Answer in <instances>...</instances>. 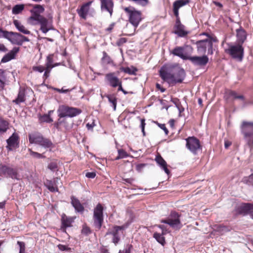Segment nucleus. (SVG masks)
I'll return each instance as SVG.
<instances>
[{
  "label": "nucleus",
  "instance_id": "obj_20",
  "mask_svg": "<svg viewBox=\"0 0 253 253\" xmlns=\"http://www.w3.org/2000/svg\"><path fill=\"white\" fill-rule=\"evenodd\" d=\"M19 136L17 133H13L6 140L7 145L6 148L9 151H12L19 146Z\"/></svg>",
  "mask_w": 253,
  "mask_h": 253
},
{
  "label": "nucleus",
  "instance_id": "obj_60",
  "mask_svg": "<svg viewBox=\"0 0 253 253\" xmlns=\"http://www.w3.org/2000/svg\"><path fill=\"white\" fill-rule=\"evenodd\" d=\"M7 51V48L5 46V45L0 43V52H6Z\"/></svg>",
  "mask_w": 253,
  "mask_h": 253
},
{
  "label": "nucleus",
  "instance_id": "obj_27",
  "mask_svg": "<svg viewBox=\"0 0 253 253\" xmlns=\"http://www.w3.org/2000/svg\"><path fill=\"white\" fill-rule=\"evenodd\" d=\"M26 100L25 90L24 88L20 87L19 89L17 97L12 101L16 104H19L25 102Z\"/></svg>",
  "mask_w": 253,
  "mask_h": 253
},
{
  "label": "nucleus",
  "instance_id": "obj_5",
  "mask_svg": "<svg viewBox=\"0 0 253 253\" xmlns=\"http://www.w3.org/2000/svg\"><path fill=\"white\" fill-rule=\"evenodd\" d=\"M193 52L191 45H185L183 46H176L171 51V53L183 60H188Z\"/></svg>",
  "mask_w": 253,
  "mask_h": 253
},
{
  "label": "nucleus",
  "instance_id": "obj_35",
  "mask_svg": "<svg viewBox=\"0 0 253 253\" xmlns=\"http://www.w3.org/2000/svg\"><path fill=\"white\" fill-rule=\"evenodd\" d=\"M190 2V0H177L173 3V7H175L178 9L188 4Z\"/></svg>",
  "mask_w": 253,
  "mask_h": 253
},
{
  "label": "nucleus",
  "instance_id": "obj_14",
  "mask_svg": "<svg viewBox=\"0 0 253 253\" xmlns=\"http://www.w3.org/2000/svg\"><path fill=\"white\" fill-rule=\"evenodd\" d=\"M44 11V8L41 5H36L32 9L30 10L32 15L28 18V22L32 25H37L35 20L39 18L40 16H43L41 15Z\"/></svg>",
  "mask_w": 253,
  "mask_h": 253
},
{
  "label": "nucleus",
  "instance_id": "obj_1",
  "mask_svg": "<svg viewBox=\"0 0 253 253\" xmlns=\"http://www.w3.org/2000/svg\"><path fill=\"white\" fill-rule=\"evenodd\" d=\"M159 73L161 79L169 84L181 83L186 76L184 70L178 65H164Z\"/></svg>",
  "mask_w": 253,
  "mask_h": 253
},
{
  "label": "nucleus",
  "instance_id": "obj_49",
  "mask_svg": "<svg viewBox=\"0 0 253 253\" xmlns=\"http://www.w3.org/2000/svg\"><path fill=\"white\" fill-rule=\"evenodd\" d=\"M173 11L174 15L176 17V22H177L178 20L180 21V18L179 17V9H178L175 7H173Z\"/></svg>",
  "mask_w": 253,
  "mask_h": 253
},
{
  "label": "nucleus",
  "instance_id": "obj_61",
  "mask_svg": "<svg viewBox=\"0 0 253 253\" xmlns=\"http://www.w3.org/2000/svg\"><path fill=\"white\" fill-rule=\"evenodd\" d=\"M94 126L95 124L94 122H92L91 124L87 123L86 125V126L88 130L92 129Z\"/></svg>",
  "mask_w": 253,
  "mask_h": 253
},
{
  "label": "nucleus",
  "instance_id": "obj_45",
  "mask_svg": "<svg viewBox=\"0 0 253 253\" xmlns=\"http://www.w3.org/2000/svg\"><path fill=\"white\" fill-rule=\"evenodd\" d=\"M57 167V165L55 162H51L48 165V169L52 171L56 170Z\"/></svg>",
  "mask_w": 253,
  "mask_h": 253
},
{
  "label": "nucleus",
  "instance_id": "obj_47",
  "mask_svg": "<svg viewBox=\"0 0 253 253\" xmlns=\"http://www.w3.org/2000/svg\"><path fill=\"white\" fill-rule=\"evenodd\" d=\"M156 124L157 125H158V126L160 128H161L162 129L164 130L165 134L166 135H168V133H169V130L167 128V127H166V126L165 124H160L158 122H156Z\"/></svg>",
  "mask_w": 253,
  "mask_h": 253
},
{
  "label": "nucleus",
  "instance_id": "obj_24",
  "mask_svg": "<svg viewBox=\"0 0 253 253\" xmlns=\"http://www.w3.org/2000/svg\"><path fill=\"white\" fill-rule=\"evenodd\" d=\"M19 51V47H14L8 53L5 54L2 58L1 62L2 63L7 62L14 59L16 54Z\"/></svg>",
  "mask_w": 253,
  "mask_h": 253
},
{
  "label": "nucleus",
  "instance_id": "obj_52",
  "mask_svg": "<svg viewBox=\"0 0 253 253\" xmlns=\"http://www.w3.org/2000/svg\"><path fill=\"white\" fill-rule=\"evenodd\" d=\"M82 233L83 234H84L85 235L88 234L89 233H90V230L89 228H88L87 226H84L83 227V229L82 230Z\"/></svg>",
  "mask_w": 253,
  "mask_h": 253
},
{
  "label": "nucleus",
  "instance_id": "obj_62",
  "mask_svg": "<svg viewBox=\"0 0 253 253\" xmlns=\"http://www.w3.org/2000/svg\"><path fill=\"white\" fill-rule=\"evenodd\" d=\"M21 41H22V45L23 44L24 42L30 41V40L28 37L23 36L21 34Z\"/></svg>",
  "mask_w": 253,
  "mask_h": 253
},
{
  "label": "nucleus",
  "instance_id": "obj_23",
  "mask_svg": "<svg viewBox=\"0 0 253 253\" xmlns=\"http://www.w3.org/2000/svg\"><path fill=\"white\" fill-rule=\"evenodd\" d=\"M71 199V204L74 208L75 211L77 212L83 213L84 211V208L79 200L74 196H72Z\"/></svg>",
  "mask_w": 253,
  "mask_h": 253
},
{
  "label": "nucleus",
  "instance_id": "obj_57",
  "mask_svg": "<svg viewBox=\"0 0 253 253\" xmlns=\"http://www.w3.org/2000/svg\"><path fill=\"white\" fill-rule=\"evenodd\" d=\"M157 226L162 230V233L163 234H166L167 233V229L165 225H158Z\"/></svg>",
  "mask_w": 253,
  "mask_h": 253
},
{
  "label": "nucleus",
  "instance_id": "obj_48",
  "mask_svg": "<svg viewBox=\"0 0 253 253\" xmlns=\"http://www.w3.org/2000/svg\"><path fill=\"white\" fill-rule=\"evenodd\" d=\"M42 119L44 122L47 123H51L53 122L52 119L50 117L49 115H44L42 116Z\"/></svg>",
  "mask_w": 253,
  "mask_h": 253
},
{
  "label": "nucleus",
  "instance_id": "obj_64",
  "mask_svg": "<svg viewBox=\"0 0 253 253\" xmlns=\"http://www.w3.org/2000/svg\"><path fill=\"white\" fill-rule=\"evenodd\" d=\"M250 208L249 214H250L252 218H253V205L251 204Z\"/></svg>",
  "mask_w": 253,
  "mask_h": 253
},
{
  "label": "nucleus",
  "instance_id": "obj_16",
  "mask_svg": "<svg viewBox=\"0 0 253 253\" xmlns=\"http://www.w3.org/2000/svg\"><path fill=\"white\" fill-rule=\"evenodd\" d=\"M4 38L9 41L12 44L22 45L21 34L13 32L6 31Z\"/></svg>",
  "mask_w": 253,
  "mask_h": 253
},
{
  "label": "nucleus",
  "instance_id": "obj_15",
  "mask_svg": "<svg viewBox=\"0 0 253 253\" xmlns=\"http://www.w3.org/2000/svg\"><path fill=\"white\" fill-rule=\"evenodd\" d=\"M185 140L186 148L194 154H196L197 151L201 148L200 141L195 137H189Z\"/></svg>",
  "mask_w": 253,
  "mask_h": 253
},
{
  "label": "nucleus",
  "instance_id": "obj_21",
  "mask_svg": "<svg viewBox=\"0 0 253 253\" xmlns=\"http://www.w3.org/2000/svg\"><path fill=\"white\" fill-rule=\"evenodd\" d=\"M175 31L174 33L180 37H184L189 34V32L185 30V26L182 25L180 21L175 22Z\"/></svg>",
  "mask_w": 253,
  "mask_h": 253
},
{
  "label": "nucleus",
  "instance_id": "obj_54",
  "mask_svg": "<svg viewBox=\"0 0 253 253\" xmlns=\"http://www.w3.org/2000/svg\"><path fill=\"white\" fill-rule=\"evenodd\" d=\"M132 246L131 245H127L123 251V253H130Z\"/></svg>",
  "mask_w": 253,
  "mask_h": 253
},
{
  "label": "nucleus",
  "instance_id": "obj_58",
  "mask_svg": "<svg viewBox=\"0 0 253 253\" xmlns=\"http://www.w3.org/2000/svg\"><path fill=\"white\" fill-rule=\"evenodd\" d=\"M145 166L144 164H140L136 165V169L138 171H141L143 168Z\"/></svg>",
  "mask_w": 253,
  "mask_h": 253
},
{
  "label": "nucleus",
  "instance_id": "obj_25",
  "mask_svg": "<svg viewBox=\"0 0 253 253\" xmlns=\"http://www.w3.org/2000/svg\"><path fill=\"white\" fill-rule=\"evenodd\" d=\"M236 36L238 44H242L247 39L246 31L241 27L236 30Z\"/></svg>",
  "mask_w": 253,
  "mask_h": 253
},
{
  "label": "nucleus",
  "instance_id": "obj_9",
  "mask_svg": "<svg viewBox=\"0 0 253 253\" xmlns=\"http://www.w3.org/2000/svg\"><path fill=\"white\" fill-rule=\"evenodd\" d=\"M179 217V215L176 212L172 211L167 219H162L161 222L168 224L173 228L179 229L182 227Z\"/></svg>",
  "mask_w": 253,
  "mask_h": 253
},
{
  "label": "nucleus",
  "instance_id": "obj_42",
  "mask_svg": "<svg viewBox=\"0 0 253 253\" xmlns=\"http://www.w3.org/2000/svg\"><path fill=\"white\" fill-rule=\"evenodd\" d=\"M29 152L30 153V154L34 158H38V159L45 158V156H43L42 154H40L36 152H34L30 149H29Z\"/></svg>",
  "mask_w": 253,
  "mask_h": 253
},
{
  "label": "nucleus",
  "instance_id": "obj_10",
  "mask_svg": "<svg viewBox=\"0 0 253 253\" xmlns=\"http://www.w3.org/2000/svg\"><path fill=\"white\" fill-rule=\"evenodd\" d=\"M103 207L100 204H97L94 209L93 217L94 224L98 230L100 229L103 222Z\"/></svg>",
  "mask_w": 253,
  "mask_h": 253
},
{
  "label": "nucleus",
  "instance_id": "obj_50",
  "mask_svg": "<svg viewBox=\"0 0 253 253\" xmlns=\"http://www.w3.org/2000/svg\"><path fill=\"white\" fill-rule=\"evenodd\" d=\"M141 124H140V127L141 128V130H142V132L143 133V136H145V130H144V128H145V119H141Z\"/></svg>",
  "mask_w": 253,
  "mask_h": 253
},
{
  "label": "nucleus",
  "instance_id": "obj_12",
  "mask_svg": "<svg viewBox=\"0 0 253 253\" xmlns=\"http://www.w3.org/2000/svg\"><path fill=\"white\" fill-rule=\"evenodd\" d=\"M188 60L195 66L200 68L206 66L209 61L207 55L203 54L202 56H191L190 55Z\"/></svg>",
  "mask_w": 253,
  "mask_h": 253
},
{
  "label": "nucleus",
  "instance_id": "obj_8",
  "mask_svg": "<svg viewBox=\"0 0 253 253\" xmlns=\"http://www.w3.org/2000/svg\"><path fill=\"white\" fill-rule=\"evenodd\" d=\"M225 52L230 54L234 59L241 61L243 58L244 49L242 44H237L229 46L228 49L225 50Z\"/></svg>",
  "mask_w": 253,
  "mask_h": 253
},
{
  "label": "nucleus",
  "instance_id": "obj_3",
  "mask_svg": "<svg viewBox=\"0 0 253 253\" xmlns=\"http://www.w3.org/2000/svg\"><path fill=\"white\" fill-rule=\"evenodd\" d=\"M81 109L66 105H60L57 110L58 116L59 118H74L81 114Z\"/></svg>",
  "mask_w": 253,
  "mask_h": 253
},
{
  "label": "nucleus",
  "instance_id": "obj_38",
  "mask_svg": "<svg viewBox=\"0 0 253 253\" xmlns=\"http://www.w3.org/2000/svg\"><path fill=\"white\" fill-rule=\"evenodd\" d=\"M6 81V77L4 71L2 69H0V90L3 89Z\"/></svg>",
  "mask_w": 253,
  "mask_h": 253
},
{
  "label": "nucleus",
  "instance_id": "obj_41",
  "mask_svg": "<svg viewBox=\"0 0 253 253\" xmlns=\"http://www.w3.org/2000/svg\"><path fill=\"white\" fill-rule=\"evenodd\" d=\"M230 97H232L233 99H239L244 100V96L242 95H238L237 93L233 91H231L229 92Z\"/></svg>",
  "mask_w": 253,
  "mask_h": 253
},
{
  "label": "nucleus",
  "instance_id": "obj_18",
  "mask_svg": "<svg viewBox=\"0 0 253 253\" xmlns=\"http://www.w3.org/2000/svg\"><path fill=\"white\" fill-rule=\"evenodd\" d=\"M92 3V1H88L83 4L80 8L77 9V12L81 18L84 20L86 19Z\"/></svg>",
  "mask_w": 253,
  "mask_h": 253
},
{
  "label": "nucleus",
  "instance_id": "obj_51",
  "mask_svg": "<svg viewBox=\"0 0 253 253\" xmlns=\"http://www.w3.org/2000/svg\"><path fill=\"white\" fill-rule=\"evenodd\" d=\"M217 231L220 232L221 234H223L224 232L227 231V228L225 226L218 225L217 227Z\"/></svg>",
  "mask_w": 253,
  "mask_h": 253
},
{
  "label": "nucleus",
  "instance_id": "obj_29",
  "mask_svg": "<svg viewBox=\"0 0 253 253\" xmlns=\"http://www.w3.org/2000/svg\"><path fill=\"white\" fill-rule=\"evenodd\" d=\"M73 221L72 218L68 217L65 214H63L61 217V228L64 230L67 227H71Z\"/></svg>",
  "mask_w": 253,
  "mask_h": 253
},
{
  "label": "nucleus",
  "instance_id": "obj_37",
  "mask_svg": "<svg viewBox=\"0 0 253 253\" xmlns=\"http://www.w3.org/2000/svg\"><path fill=\"white\" fill-rule=\"evenodd\" d=\"M164 235L162 233H158L157 232H155L153 234V237L157 240L158 242L160 243L162 245H164L165 244V239L164 237Z\"/></svg>",
  "mask_w": 253,
  "mask_h": 253
},
{
  "label": "nucleus",
  "instance_id": "obj_2",
  "mask_svg": "<svg viewBox=\"0 0 253 253\" xmlns=\"http://www.w3.org/2000/svg\"><path fill=\"white\" fill-rule=\"evenodd\" d=\"M216 42V39L212 37H209V38L205 40L197 41L195 44L197 46L198 52L200 54H205L207 50L208 54L212 55L213 53V42Z\"/></svg>",
  "mask_w": 253,
  "mask_h": 253
},
{
  "label": "nucleus",
  "instance_id": "obj_11",
  "mask_svg": "<svg viewBox=\"0 0 253 253\" xmlns=\"http://www.w3.org/2000/svg\"><path fill=\"white\" fill-rule=\"evenodd\" d=\"M124 10L128 14L129 22L136 28L142 19L141 12L134 8L131 10L129 7H125Z\"/></svg>",
  "mask_w": 253,
  "mask_h": 253
},
{
  "label": "nucleus",
  "instance_id": "obj_28",
  "mask_svg": "<svg viewBox=\"0 0 253 253\" xmlns=\"http://www.w3.org/2000/svg\"><path fill=\"white\" fill-rule=\"evenodd\" d=\"M28 136L30 143L39 144L43 136L40 133L34 132L29 134Z\"/></svg>",
  "mask_w": 253,
  "mask_h": 253
},
{
  "label": "nucleus",
  "instance_id": "obj_33",
  "mask_svg": "<svg viewBox=\"0 0 253 253\" xmlns=\"http://www.w3.org/2000/svg\"><path fill=\"white\" fill-rule=\"evenodd\" d=\"M251 204H244L238 208V212L244 215L249 214Z\"/></svg>",
  "mask_w": 253,
  "mask_h": 253
},
{
  "label": "nucleus",
  "instance_id": "obj_22",
  "mask_svg": "<svg viewBox=\"0 0 253 253\" xmlns=\"http://www.w3.org/2000/svg\"><path fill=\"white\" fill-rule=\"evenodd\" d=\"M60 181V179L58 177L54 178L53 180H46L44 184L46 188L51 192H54L58 191L57 184Z\"/></svg>",
  "mask_w": 253,
  "mask_h": 253
},
{
  "label": "nucleus",
  "instance_id": "obj_36",
  "mask_svg": "<svg viewBox=\"0 0 253 253\" xmlns=\"http://www.w3.org/2000/svg\"><path fill=\"white\" fill-rule=\"evenodd\" d=\"M24 4H20L14 6L12 9V13L13 14L17 15L22 12L24 9Z\"/></svg>",
  "mask_w": 253,
  "mask_h": 253
},
{
  "label": "nucleus",
  "instance_id": "obj_31",
  "mask_svg": "<svg viewBox=\"0 0 253 253\" xmlns=\"http://www.w3.org/2000/svg\"><path fill=\"white\" fill-rule=\"evenodd\" d=\"M38 145L45 149H47L52 148L53 143L50 139L42 136Z\"/></svg>",
  "mask_w": 253,
  "mask_h": 253
},
{
  "label": "nucleus",
  "instance_id": "obj_13",
  "mask_svg": "<svg viewBox=\"0 0 253 253\" xmlns=\"http://www.w3.org/2000/svg\"><path fill=\"white\" fill-rule=\"evenodd\" d=\"M37 25H40V30L44 34L49 31L53 29L52 21L48 20L44 16H40L38 19L35 20Z\"/></svg>",
  "mask_w": 253,
  "mask_h": 253
},
{
  "label": "nucleus",
  "instance_id": "obj_44",
  "mask_svg": "<svg viewBox=\"0 0 253 253\" xmlns=\"http://www.w3.org/2000/svg\"><path fill=\"white\" fill-rule=\"evenodd\" d=\"M118 152L120 157L122 159L127 158L129 156V155L123 149H118Z\"/></svg>",
  "mask_w": 253,
  "mask_h": 253
},
{
  "label": "nucleus",
  "instance_id": "obj_6",
  "mask_svg": "<svg viewBox=\"0 0 253 253\" xmlns=\"http://www.w3.org/2000/svg\"><path fill=\"white\" fill-rule=\"evenodd\" d=\"M241 131L244 137L251 147L253 146V122H243L241 125Z\"/></svg>",
  "mask_w": 253,
  "mask_h": 253
},
{
  "label": "nucleus",
  "instance_id": "obj_56",
  "mask_svg": "<svg viewBox=\"0 0 253 253\" xmlns=\"http://www.w3.org/2000/svg\"><path fill=\"white\" fill-rule=\"evenodd\" d=\"M96 174L94 172H88L85 174V176L89 178H93L95 177Z\"/></svg>",
  "mask_w": 253,
  "mask_h": 253
},
{
  "label": "nucleus",
  "instance_id": "obj_63",
  "mask_svg": "<svg viewBox=\"0 0 253 253\" xmlns=\"http://www.w3.org/2000/svg\"><path fill=\"white\" fill-rule=\"evenodd\" d=\"M118 91H121L123 92H124V93L125 94H126V93H127V92H126V91H125V90L123 89V87H122V82L120 83V84H119V85H118Z\"/></svg>",
  "mask_w": 253,
  "mask_h": 253
},
{
  "label": "nucleus",
  "instance_id": "obj_55",
  "mask_svg": "<svg viewBox=\"0 0 253 253\" xmlns=\"http://www.w3.org/2000/svg\"><path fill=\"white\" fill-rule=\"evenodd\" d=\"M58 248L60 251H68L69 249V248L67 246L61 244H59L58 246Z\"/></svg>",
  "mask_w": 253,
  "mask_h": 253
},
{
  "label": "nucleus",
  "instance_id": "obj_53",
  "mask_svg": "<svg viewBox=\"0 0 253 253\" xmlns=\"http://www.w3.org/2000/svg\"><path fill=\"white\" fill-rule=\"evenodd\" d=\"M51 70L45 68V70H44V73L42 77L43 80H45V79L49 77Z\"/></svg>",
  "mask_w": 253,
  "mask_h": 253
},
{
  "label": "nucleus",
  "instance_id": "obj_39",
  "mask_svg": "<svg viewBox=\"0 0 253 253\" xmlns=\"http://www.w3.org/2000/svg\"><path fill=\"white\" fill-rule=\"evenodd\" d=\"M109 102L112 104V106L113 107L114 110H116V106H117V99L116 98L112 95H106Z\"/></svg>",
  "mask_w": 253,
  "mask_h": 253
},
{
  "label": "nucleus",
  "instance_id": "obj_59",
  "mask_svg": "<svg viewBox=\"0 0 253 253\" xmlns=\"http://www.w3.org/2000/svg\"><path fill=\"white\" fill-rule=\"evenodd\" d=\"M126 42V38H121L119 39V41L117 43L118 45H121L123 44V43H125Z\"/></svg>",
  "mask_w": 253,
  "mask_h": 253
},
{
  "label": "nucleus",
  "instance_id": "obj_43",
  "mask_svg": "<svg viewBox=\"0 0 253 253\" xmlns=\"http://www.w3.org/2000/svg\"><path fill=\"white\" fill-rule=\"evenodd\" d=\"M32 69L35 72L42 73L45 70V68H44L43 66L42 65H39L36 66H33Z\"/></svg>",
  "mask_w": 253,
  "mask_h": 253
},
{
  "label": "nucleus",
  "instance_id": "obj_40",
  "mask_svg": "<svg viewBox=\"0 0 253 253\" xmlns=\"http://www.w3.org/2000/svg\"><path fill=\"white\" fill-rule=\"evenodd\" d=\"M53 65V64L52 58L50 56H48L46 57L45 68L51 70L54 67V66Z\"/></svg>",
  "mask_w": 253,
  "mask_h": 253
},
{
  "label": "nucleus",
  "instance_id": "obj_30",
  "mask_svg": "<svg viewBox=\"0 0 253 253\" xmlns=\"http://www.w3.org/2000/svg\"><path fill=\"white\" fill-rule=\"evenodd\" d=\"M13 24L16 29L21 33L25 35H30L31 34L30 31L27 30L18 20H14Z\"/></svg>",
  "mask_w": 253,
  "mask_h": 253
},
{
  "label": "nucleus",
  "instance_id": "obj_17",
  "mask_svg": "<svg viewBox=\"0 0 253 253\" xmlns=\"http://www.w3.org/2000/svg\"><path fill=\"white\" fill-rule=\"evenodd\" d=\"M105 79L109 85L113 87H117L122 82L114 72L106 74Z\"/></svg>",
  "mask_w": 253,
  "mask_h": 253
},
{
  "label": "nucleus",
  "instance_id": "obj_34",
  "mask_svg": "<svg viewBox=\"0 0 253 253\" xmlns=\"http://www.w3.org/2000/svg\"><path fill=\"white\" fill-rule=\"evenodd\" d=\"M8 123L0 117V135L4 133L8 128Z\"/></svg>",
  "mask_w": 253,
  "mask_h": 253
},
{
  "label": "nucleus",
  "instance_id": "obj_4",
  "mask_svg": "<svg viewBox=\"0 0 253 253\" xmlns=\"http://www.w3.org/2000/svg\"><path fill=\"white\" fill-rule=\"evenodd\" d=\"M0 176L10 177L17 180H20L21 179L17 168H12L2 163L0 164Z\"/></svg>",
  "mask_w": 253,
  "mask_h": 253
},
{
  "label": "nucleus",
  "instance_id": "obj_46",
  "mask_svg": "<svg viewBox=\"0 0 253 253\" xmlns=\"http://www.w3.org/2000/svg\"><path fill=\"white\" fill-rule=\"evenodd\" d=\"M17 244L19 246V253H25V244L22 242L18 241Z\"/></svg>",
  "mask_w": 253,
  "mask_h": 253
},
{
  "label": "nucleus",
  "instance_id": "obj_32",
  "mask_svg": "<svg viewBox=\"0 0 253 253\" xmlns=\"http://www.w3.org/2000/svg\"><path fill=\"white\" fill-rule=\"evenodd\" d=\"M120 70L122 72L130 75H135L138 71L137 69L133 66L127 67H122L120 68Z\"/></svg>",
  "mask_w": 253,
  "mask_h": 253
},
{
  "label": "nucleus",
  "instance_id": "obj_26",
  "mask_svg": "<svg viewBox=\"0 0 253 253\" xmlns=\"http://www.w3.org/2000/svg\"><path fill=\"white\" fill-rule=\"evenodd\" d=\"M155 161L157 164L168 175L170 173V171L167 168L168 165L167 162L160 155L156 156Z\"/></svg>",
  "mask_w": 253,
  "mask_h": 253
},
{
  "label": "nucleus",
  "instance_id": "obj_19",
  "mask_svg": "<svg viewBox=\"0 0 253 253\" xmlns=\"http://www.w3.org/2000/svg\"><path fill=\"white\" fill-rule=\"evenodd\" d=\"M102 11H107L111 16L113 13L114 3L113 0H100Z\"/></svg>",
  "mask_w": 253,
  "mask_h": 253
},
{
  "label": "nucleus",
  "instance_id": "obj_7",
  "mask_svg": "<svg viewBox=\"0 0 253 253\" xmlns=\"http://www.w3.org/2000/svg\"><path fill=\"white\" fill-rule=\"evenodd\" d=\"M131 221L127 222L125 224L122 226H114L112 228H110L107 232L106 235H112V242L115 244L117 245L120 241V235L119 231L122 230L126 229L130 224Z\"/></svg>",
  "mask_w": 253,
  "mask_h": 253
}]
</instances>
